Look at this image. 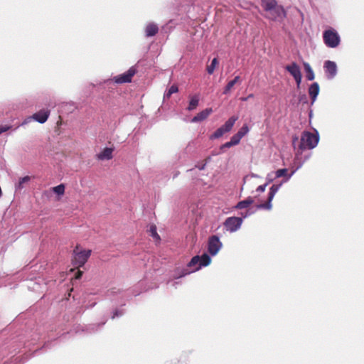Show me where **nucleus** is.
I'll use <instances>...</instances> for the list:
<instances>
[{
	"instance_id": "obj_37",
	"label": "nucleus",
	"mask_w": 364,
	"mask_h": 364,
	"mask_svg": "<svg viewBox=\"0 0 364 364\" xmlns=\"http://www.w3.org/2000/svg\"><path fill=\"white\" fill-rule=\"evenodd\" d=\"M299 140V138L298 136H294L293 137V139H292V144H293V146H294V148L296 149V142L298 141Z\"/></svg>"
},
{
	"instance_id": "obj_34",
	"label": "nucleus",
	"mask_w": 364,
	"mask_h": 364,
	"mask_svg": "<svg viewBox=\"0 0 364 364\" xmlns=\"http://www.w3.org/2000/svg\"><path fill=\"white\" fill-rule=\"evenodd\" d=\"M301 78H302V75H299V76H297L296 77L294 78L298 87L300 86V84L301 82Z\"/></svg>"
},
{
	"instance_id": "obj_8",
	"label": "nucleus",
	"mask_w": 364,
	"mask_h": 364,
	"mask_svg": "<svg viewBox=\"0 0 364 364\" xmlns=\"http://www.w3.org/2000/svg\"><path fill=\"white\" fill-rule=\"evenodd\" d=\"M200 260V259L199 256L193 257L188 264V267L190 268L191 270L183 269L181 274L177 278L184 277L190 274L191 272H193L198 270L200 268L199 262Z\"/></svg>"
},
{
	"instance_id": "obj_7",
	"label": "nucleus",
	"mask_w": 364,
	"mask_h": 364,
	"mask_svg": "<svg viewBox=\"0 0 364 364\" xmlns=\"http://www.w3.org/2000/svg\"><path fill=\"white\" fill-rule=\"evenodd\" d=\"M281 185H276L274 184L270 188L269 194H268V198L267 201L264 203H260L257 205V209H265V210H270L272 208V200H273L276 193L278 191L279 187Z\"/></svg>"
},
{
	"instance_id": "obj_3",
	"label": "nucleus",
	"mask_w": 364,
	"mask_h": 364,
	"mask_svg": "<svg viewBox=\"0 0 364 364\" xmlns=\"http://www.w3.org/2000/svg\"><path fill=\"white\" fill-rule=\"evenodd\" d=\"M265 11L267 12V17L273 21L282 20L286 17L284 9L283 6L278 5L277 3L272 8Z\"/></svg>"
},
{
	"instance_id": "obj_26",
	"label": "nucleus",
	"mask_w": 364,
	"mask_h": 364,
	"mask_svg": "<svg viewBox=\"0 0 364 364\" xmlns=\"http://www.w3.org/2000/svg\"><path fill=\"white\" fill-rule=\"evenodd\" d=\"M218 59L216 58H213L211 62V64L207 66V72L208 73V74L211 75L213 73L215 68L218 65Z\"/></svg>"
},
{
	"instance_id": "obj_18",
	"label": "nucleus",
	"mask_w": 364,
	"mask_h": 364,
	"mask_svg": "<svg viewBox=\"0 0 364 364\" xmlns=\"http://www.w3.org/2000/svg\"><path fill=\"white\" fill-rule=\"evenodd\" d=\"M254 203V200L251 197H248L244 200H241L235 205L236 209H243L249 207Z\"/></svg>"
},
{
	"instance_id": "obj_39",
	"label": "nucleus",
	"mask_w": 364,
	"mask_h": 364,
	"mask_svg": "<svg viewBox=\"0 0 364 364\" xmlns=\"http://www.w3.org/2000/svg\"><path fill=\"white\" fill-rule=\"evenodd\" d=\"M254 97V95L253 94H250L247 97H242L241 100L242 101H247V100L250 99V98H252Z\"/></svg>"
},
{
	"instance_id": "obj_21",
	"label": "nucleus",
	"mask_w": 364,
	"mask_h": 364,
	"mask_svg": "<svg viewBox=\"0 0 364 364\" xmlns=\"http://www.w3.org/2000/svg\"><path fill=\"white\" fill-rule=\"evenodd\" d=\"M199 102V97L198 95H194L191 97L189 105L188 107V110H193L195 109L198 105Z\"/></svg>"
},
{
	"instance_id": "obj_31",
	"label": "nucleus",
	"mask_w": 364,
	"mask_h": 364,
	"mask_svg": "<svg viewBox=\"0 0 364 364\" xmlns=\"http://www.w3.org/2000/svg\"><path fill=\"white\" fill-rule=\"evenodd\" d=\"M288 173V170L287 168H281L276 171V177L279 178L282 176H286Z\"/></svg>"
},
{
	"instance_id": "obj_15",
	"label": "nucleus",
	"mask_w": 364,
	"mask_h": 364,
	"mask_svg": "<svg viewBox=\"0 0 364 364\" xmlns=\"http://www.w3.org/2000/svg\"><path fill=\"white\" fill-rule=\"evenodd\" d=\"M113 149L111 148H105L102 152L97 154V159L100 160H109L112 159Z\"/></svg>"
},
{
	"instance_id": "obj_25",
	"label": "nucleus",
	"mask_w": 364,
	"mask_h": 364,
	"mask_svg": "<svg viewBox=\"0 0 364 364\" xmlns=\"http://www.w3.org/2000/svg\"><path fill=\"white\" fill-rule=\"evenodd\" d=\"M225 133H227V132L225 131L223 127H220L211 135L210 139H218Z\"/></svg>"
},
{
	"instance_id": "obj_30",
	"label": "nucleus",
	"mask_w": 364,
	"mask_h": 364,
	"mask_svg": "<svg viewBox=\"0 0 364 364\" xmlns=\"http://www.w3.org/2000/svg\"><path fill=\"white\" fill-rule=\"evenodd\" d=\"M241 139L242 137L237 133H236L231 137L230 141L234 145H237L240 143Z\"/></svg>"
},
{
	"instance_id": "obj_23",
	"label": "nucleus",
	"mask_w": 364,
	"mask_h": 364,
	"mask_svg": "<svg viewBox=\"0 0 364 364\" xmlns=\"http://www.w3.org/2000/svg\"><path fill=\"white\" fill-rule=\"evenodd\" d=\"M200 259L199 262L200 267L208 266L211 262L210 257L207 254H203L200 257Z\"/></svg>"
},
{
	"instance_id": "obj_28",
	"label": "nucleus",
	"mask_w": 364,
	"mask_h": 364,
	"mask_svg": "<svg viewBox=\"0 0 364 364\" xmlns=\"http://www.w3.org/2000/svg\"><path fill=\"white\" fill-rule=\"evenodd\" d=\"M149 232L151 233V235L154 238L156 239V240H160V237L159 235H158L157 233V231H156V227L155 225H151L150 226V228H149Z\"/></svg>"
},
{
	"instance_id": "obj_2",
	"label": "nucleus",
	"mask_w": 364,
	"mask_h": 364,
	"mask_svg": "<svg viewBox=\"0 0 364 364\" xmlns=\"http://www.w3.org/2000/svg\"><path fill=\"white\" fill-rule=\"evenodd\" d=\"M91 255V250H80L77 245L73 252L72 264L77 268L82 267Z\"/></svg>"
},
{
	"instance_id": "obj_13",
	"label": "nucleus",
	"mask_w": 364,
	"mask_h": 364,
	"mask_svg": "<svg viewBox=\"0 0 364 364\" xmlns=\"http://www.w3.org/2000/svg\"><path fill=\"white\" fill-rule=\"evenodd\" d=\"M213 112L212 108H207L198 113L193 119V122H201L205 119Z\"/></svg>"
},
{
	"instance_id": "obj_20",
	"label": "nucleus",
	"mask_w": 364,
	"mask_h": 364,
	"mask_svg": "<svg viewBox=\"0 0 364 364\" xmlns=\"http://www.w3.org/2000/svg\"><path fill=\"white\" fill-rule=\"evenodd\" d=\"M240 76H236L232 80L230 81L225 86L223 94L226 95L229 93L233 86L240 80Z\"/></svg>"
},
{
	"instance_id": "obj_16",
	"label": "nucleus",
	"mask_w": 364,
	"mask_h": 364,
	"mask_svg": "<svg viewBox=\"0 0 364 364\" xmlns=\"http://www.w3.org/2000/svg\"><path fill=\"white\" fill-rule=\"evenodd\" d=\"M159 31L158 26L154 23H149L145 29L146 36L151 37L155 36Z\"/></svg>"
},
{
	"instance_id": "obj_27",
	"label": "nucleus",
	"mask_w": 364,
	"mask_h": 364,
	"mask_svg": "<svg viewBox=\"0 0 364 364\" xmlns=\"http://www.w3.org/2000/svg\"><path fill=\"white\" fill-rule=\"evenodd\" d=\"M53 191L58 195H63L65 193V186L63 184H60L57 186H55L52 188Z\"/></svg>"
},
{
	"instance_id": "obj_29",
	"label": "nucleus",
	"mask_w": 364,
	"mask_h": 364,
	"mask_svg": "<svg viewBox=\"0 0 364 364\" xmlns=\"http://www.w3.org/2000/svg\"><path fill=\"white\" fill-rule=\"evenodd\" d=\"M249 132V127L247 124H244L237 132L242 138Z\"/></svg>"
},
{
	"instance_id": "obj_24",
	"label": "nucleus",
	"mask_w": 364,
	"mask_h": 364,
	"mask_svg": "<svg viewBox=\"0 0 364 364\" xmlns=\"http://www.w3.org/2000/svg\"><path fill=\"white\" fill-rule=\"evenodd\" d=\"M178 92V87L176 85H171L167 92L164 94V98L169 99L172 94Z\"/></svg>"
},
{
	"instance_id": "obj_12",
	"label": "nucleus",
	"mask_w": 364,
	"mask_h": 364,
	"mask_svg": "<svg viewBox=\"0 0 364 364\" xmlns=\"http://www.w3.org/2000/svg\"><path fill=\"white\" fill-rule=\"evenodd\" d=\"M285 69L293 76L294 78L301 75V69L298 64L295 62H293L289 65H287L285 67Z\"/></svg>"
},
{
	"instance_id": "obj_6",
	"label": "nucleus",
	"mask_w": 364,
	"mask_h": 364,
	"mask_svg": "<svg viewBox=\"0 0 364 364\" xmlns=\"http://www.w3.org/2000/svg\"><path fill=\"white\" fill-rule=\"evenodd\" d=\"M136 72V68L132 66L124 73L115 76L114 81L117 84L131 82Z\"/></svg>"
},
{
	"instance_id": "obj_14",
	"label": "nucleus",
	"mask_w": 364,
	"mask_h": 364,
	"mask_svg": "<svg viewBox=\"0 0 364 364\" xmlns=\"http://www.w3.org/2000/svg\"><path fill=\"white\" fill-rule=\"evenodd\" d=\"M319 85L317 82H314L309 87V94L311 99L312 100V102H314L316 100V98L319 93Z\"/></svg>"
},
{
	"instance_id": "obj_35",
	"label": "nucleus",
	"mask_w": 364,
	"mask_h": 364,
	"mask_svg": "<svg viewBox=\"0 0 364 364\" xmlns=\"http://www.w3.org/2000/svg\"><path fill=\"white\" fill-rule=\"evenodd\" d=\"M267 184L259 186L257 188V191L259 192H264L265 190Z\"/></svg>"
},
{
	"instance_id": "obj_10",
	"label": "nucleus",
	"mask_w": 364,
	"mask_h": 364,
	"mask_svg": "<svg viewBox=\"0 0 364 364\" xmlns=\"http://www.w3.org/2000/svg\"><path fill=\"white\" fill-rule=\"evenodd\" d=\"M325 73L328 78L332 79L337 73L336 64L331 60H326L324 63Z\"/></svg>"
},
{
	"instance_id": "obj_22",
	"label": "nucleus",
	"mask_w": 364,
	"mask_h": 364,
	"mask_svg": "<svg viewBox=\"0 0 364 364\" xmlns=\"http://www.w3.org/2000/svg\"><path fill=\"white\" fill-rule=\"evenodd\" d=\"M261 2L262 6L264 9V11L270 9L277 3L276 0H261Z\"/></svg>"
},
{
	"instance_id": "obj_40",
	"label": "nucleus",
	"mask_w": 364,
	"mask_h": 364,
	"mask_svg": "<svg viewBox=\"0 0 364 364\" xmlns=\"http://www.w3.org/2000/svg\"><path fill=\"white\" fill-rule=\"evenodd\" d=\"M122 314V312H119V311L116 310L114 313V315L112 316V318H114V317L116 316H121Z\"/></svg>"
},
{
	"instance_id": "obj_9",
	"label": "nucleus",
	"mask_w": 364,
	"mask_h": 364,
	"mask_svg": "<svg viewBox=\"0 0 364 364\" xmlns=\"http://www.w3.org/2000/svg\"><path fill=\"white\" fill-rule=\"evenodd\" d=\"M222 246L219 237L216 235H213L209 238L208 241V252L212 255H215L220 250Z\"/></svg>"
},
{
	"instance_id": "obj_36",
	"label": "nucleus",
	"mask_w": 364,
	"mask_h": 364,
	"mask_svg": "<svg viewBox=\"0 0 364 364\" xmlns=\"http://www.w3.org/2000/svg\"><path fill=\"white\" fill-rule=\"evenodd\" d=\"M82 273H83V272H82L81 270H79V269H78V270H77V273H76V274H75V278L76 279H80V278H81V277H82Z\"/></svg>"
},
{
	"instance_id": "obj_41",
	"label": "nucleus",
	"mask_w": 364,
	"mask_h": 364,
	"mask_svg": "<svg viewBox=\"0 0 364 364\" xmlns=\"http://www.w3.org/2000/svg\"><path fill=\"white\" fill-rule=\"evenodd\" d=\"M204 166H205V165H203V166H201V167L200 168V169H203V168H204Z\"/></svg>"
},
{
	"instance_id": "obj_32",
	"label": "nucleus",
	"mask_w": 364,
	"mask_h": 364,
	"mask_svg": "<svg viewBox=\"0 0 364 364\" xmlns=\"http://www.w3.org/2000/svg\"><path fill=\"white\" fill-rule=\"evenodd\" d=\"M30 181V177L26 176H24L23 178H21L19 179V181H18V188H23V184L26 182H28Z\"/></svg>"
},
{
	"instance_id": "obj_19",
	"label": "nucleus",
	"mask_w": 364,
	"mask_h": 364,
	"mask_svg": "<svg viewBox=\"0 0 364 364\" xmlns=\"http://www.w3.org/2000/svg\"><path fill=\"white\" fill-rule=\"evenodd\" d=\"M304 69L306 73V78L308 80H313L315 77L314 73L308 63H304Z\"/></svg>"
},
{
	"instance_id": "obj_38",
	"label": "nucleus",
	"mask_w": 364,
	"mask_h": 364,
	"mask_svg": "<svg viewBox=\"0 0 364 364\" xmlns=\"http://www.w3.org/2000/svg\"><path fill=\"white\" fill-rule=\"evenodd\" d=\"M10 127H0V134L7 131Z\"/></svg>"
},
{
	"instance_id": "obj_17",
	"label": "nucleus",
	"mask_w": 364,
	"mask_h": 364,
	"mask_svg": "<svg viewBox=\"0 0 364 364\" xmlns=\"http://www.w3.org/2000/svg\"><path fill=\"white\" fill-rule=\"evenodd\" d=\"M238 119V117L237 116H232L230 118L228 119V121L225 122L224 125L222 127L224 128L225 131L227 132H230L232 128L233 127L235 122Z\"/></svg>"
},
{
	"instance_id": "obj_5",
	"label": "nucleus",
	"mask_w": 364,
	"mask_h": 364,
	"mask_svg": "<svg viewBox=\"0 0 364 364\" xmlns=\"http://www.w3.org/2000/svg\"><path fill=\"white\" fill-rule=\"evenodd\" d=\"M242 221V218L240 217H229L225 220L223 225L228 231L232 232L240 228Z\"/></svg>"
},
{
	"instance_id": "obj_33",
	"label": "nucleus",
	"mask_w": 364,
	"mask_h": 364,
	"mask_svg": "<svg viewBox=\"0 0 364 364\" xmlns=\"http://www.w3.org/2000/svg\"><path fill=\"white\" fill-rule=\"evenodd\" d=\"M232 146H235L232 142L231 141H228L226 143H225L224 144H223L221 146H220V149H223L224 148H230Z\"/></svg>"
},
{
	"instance_id": "obj_4",
	"label": "nucleus",
	"mask_w": 364,
	"mask_h": 364,
	"mask_svg": "<svg viewBox=\"0 0 364 364\" xmlns=\"http://www.w3.org/2000/svg\"><path fill=\"white\" fill-rule=\"evenodd\" d=\"M323 41L330 48H335L338 46L340 38L338 34L333 30H327L323 33Z\"/></svg>"
},
{
	"instance_id": "obj_1",
	"label": "nucleus",
	"mask_w": 364,
	"mask_h": 364,
	"mask_svg": "<svg viewBox=\"0 0 364 364\" xmlns=\"http://www.w3.org/2000/svg\"><path fill=\"white\" fill-rule=\"evenodd\" d=\"M318 141L319 135L317 132L316 133L308 131L303 132L297 148L298 153L301 154L306 149H314L317 146Z\"/></svg>"
},
{
	"instance_id": "obj_11",
	"label": "nucleus",
	"mask_w": 364,
	"mask_h": 364,
	"mask_svg": "<svg viewBox=\"0 0 364 364\" xmlns=\"http://www.w3.org/2000/svg\"><path fill=\"white\" fill-rule=\"evenodd\" d=\"M50 114V111L48 109H41L33 115V118L39 123H44L47 121Z\"/></svg>"
}]
</instances>
